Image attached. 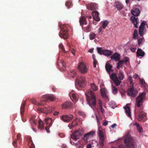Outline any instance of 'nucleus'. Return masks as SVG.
<instances>
[{"mask_svg": "<svg viewBox=\"0 0 148 148\" xmlns=\"http://www.w3.org/2000/svg\"><path fill=\"white\" fill-rule=\"evenodd\" d=\"M138 19L137 17H136L133 16H131L130 17V20L132 21V23L134 24V27L136 28L138 27L137 25L138 23Z\"/></svg>", "mask_w": 148, "mask_h": 148, "instance_id": "15", "label": "nucleus"}, {"mask_svg": "<svg viewBox=\"0 0 148 148\" xmlns=\"http://www.w3.org/2000/svg\"><path fill=\"white\" fill-rule=\"evenodd\" d=\"M118 77L116 73H112L110 76V78L113 81L115 85L118 86L120 85L121 81L124 77L123 72L121 70H120L118 75Z\"/></svg>", "mask_w": 148, "mask_h": 148, "instance_id": "2", "label": "nucleus"}, {"mask_svg": "<svg viewBox=\"0 0 148 148\" xmlns=\"http://www.w3.org/2000/svg\"><path fill=\"white\" fill-rule=\"evenodd\" d=\"M92 14L93 18L96 21H99L100 19L99 16V13L97 11H93Z\"/></svg>", "mask_w": 148, "mask_h": 148, "instance_id": "16", "label": "nucleus"}, {"mask_svg": "<svg viewBox=\"0 0 148 148\" xmlns=\"http://www.w3.org/2000/svg\"><path fill=\"white\" fill-rule=\"evenodd\" d=\"M146 113H145L144 112L140 110L138 114V121H141L143 119L144 116H146Z\"/></svg>", "mask_w": 148, "mask_h": 148, "instance_id": "17", "label": "nucleus"}, {"mask_svg": "<svg viewBox=\"0 0 148 148\" xmlns=\"http://www.w3.org/2000/svg\"><path fill=\"white\" fill-rule=\"evenodd\" d=\"M25 101H24L21 104V107L20 109V113L21 116H23V112L24 110V108L25 107Z\"/></svg>", "mask_w": 148, "mask_h": 148, "instance_id": "30", "label": "nucleus"}, {"mask_svg": "<svg viewBox=\"0 0 148 148\" xmlns=\"http://www.w3.org/2000/svg\"><path fill=\"white\" fill-rule=\"evenodd\" d=\"M120 55L117 53H115L111 57V60H114L115 61H119L120 60Z\"/></svg>", "mask_w": 148, "mask_h": 148, "instance_id": "19", "label": "nucleus"}, {"mask_svg": "<svg viewBox=\"0 0 148 148\" xmlns=\"http://www.w3.org/2000/svg\"><path fill=\"white\" fill-rule=\"evenodd\" d=\"M100 92L102 97L105 99H108V96L106 95V90L104 88L100 89Z\"/></svg>", "mask_w": 148, "mask_h": 148, "instance_id": "24", "label": "nucleus"}, {"mask_svg": "<svg viewBox=\"0 0 148 148\" xmlns=\"http://www.w3.org/2000/svg\"><path fill=\"white\" fill-rule=\"evenodd\" d=\"M115 6L117 9L119 11L122 10L123 7V5L119 2L116 3Z\"/></svg>", "mask_w": 148, "mask_h": 148, "instance_id": "27", "label": "nucleus"}, {"mask_svg": "<svg viewBox=\"0 0 148 148\" xmlns=\"http://www.w3.org/2000/svg\"><path fill=\"white\" fill-rule=\"evenodd\" d=\"M145 25V23H144V22H143L141 23L139 27V28H142L144 29Z\"/></svg>", "mask_w": 148, "mask_h": 148, "instance_id": "50", "label": "nucleus"}, {"mask_svg": "<svg viewBox=\"0 0 148 148\" xmlns=\"http://www.w3.org/2000/svg\"><path fill=\"white\" fill-rule=\"evenodd\" d=\"M59 47L60 49L62 50V51L64 52V53H67L68 51H66L65 50L64 48V47L62 43H61L59 45Z\"/></svg>", "mask_w": 148, "mask_h": 148, "instance_id": "38", "label": "nucleus"}, {"mask_svg": "<svg viewBox=\"0 0 148 148\" xmlns=\"http://www.w3.org/2000/svg\"><path fill=\"white\" fill-rule=\"evenodd\" d=\"M45 122L47 125L49 124V126H51L52 123V119L51 118L47 117L45 119Z\"/></svg>", "mask_w": 148, "mask_h": 148, "instance_id": "25", "label": "nucleus"}, {"mask_svg": "<svg viewBox=\"0 0 148 148\" xmlns=\"http://www.w3.org/2000/svg\"><path fill=\"white\" fill-rule=\"evenodd\" d=\"M112 53V51L107 50H103V54L104 56H109Z\"/></svg>", "mask_w": 148, "mask_h": 148, "instance_id": "31", "label": "nucleus"}, {"mask_svg": "<svg viewBox=\"0 0 148 148\" xmlns=\"http://www.w3.org/2000/svg\"><path fill=\"white\" fill-rule=\"evenodd\" d=\"M98 63V62L96 59L93 60V65L94 67L95 68L96 67V64Z\"/></svg>", "mask_w": 148, "mask_h": 148, "instance_id": "49", "label": "nucleus"}, {"mask_svg": "<svg viewBox=\"0 0 148 148\" xmlns=\"http://www.w3.org/2000/svg\"><path fill=\"white\" fill-rule=\"evenodd\" d=\"M95 133V132L94 131H90L85 134L84 135L83 139L85 141H87L89 138L93 136Z\"/></svg>", "mask_w": 148, "mask_h": 148, "instance_id": "12", "label": "nucleus"}, {"mask_svg": "<svg viewBox=\"0 0 148 148\" xmlns=\"http://www.w3.org/2000/svg\"><path fill=\"white\" fill-rule=\"evenodd\" d=\"M39 123V128L41 130L43 129V123L40 120L38 121Z\"/></svg>", "mask_w": 148, "mask_h": 148, "instance_id": "39", "label": "nucleus"}, {"mask_svg": "<svg viewBox=\"0 0 148 148\" xmlns=\"http://www.w3.org/2000/svg\"><path fill=\"white\" fill-rule=\"evenodd\" d=\"M93 49H91L88 50V52H89L92 53L93 52Z\"/></svg>", "mask_w": 148, "mask_h": 148, "instance_id": "64", "label": "nucleus"}, {"mask_svg": "<svg viewBox=\"0 0 148 148\" xmlns=\"http://www.w3.org/2000/svg\"><path fill=\"white\" fill-rule=\"evenodd\" d=\"M79 85L82 87L84 86L85 82V78L84 76H81L78 78L77 79Z\"/></svg>", "mask_w": 148, "mask_h": 148, "instance_id": "14", "label": "nucleus"}, {"mask_svg": "<svg viewBox=\"0 0 148 148\" xmlns=\"http://www.w3.org/2000/svg\"><path fill=\"white\" fill-rule=\"evenodd\" d=\"M131 13L134 16H137L139 14L140 11L138 9L136 8L132 10H131Z\"/></svg>", "mask_w": 148, "mask_h": 148, "instance_id": "21", "label": "nucleus"}, {"mask_svg": "<svg viewBox=\"0 0 148 148\" xmlns=\"http://www.w3.org/2000/svg\"><path fill=\"white\" fill-rule=\"evenodd\" d=\"M79 22L80 25H86L87 23L85 18L83 16H82L79 18Z\"/></svg>", "mask_w": 148, "mask_h": 148, "instance_id": "26", "label": "nucleus"}, {"mask_svg": "<svg viewBox=\"0 0 148 148\" xmlns=\"http://www.w3.org/2000/svg\"><path fill=\"white\" fill-rule=\"evenodd\" d=\"M88 103L91 107L95 106L96 103L95 93L91 90L87 91L85 93Z\"/></svg>", "mask_w": 148, "mask_h": 148, "instance_id": "1", "label": "nucleus"}, {"mask_svg": "<svg viewBox=\"0 0 148 148\" xmlns=\"http://www.w3.org/2000/svg\"><path fill=\"white\" fill-rule=\"evenodd\" d=\"M58 135L61 137H63L64 136V134L62 133H60Z\"/></svg>", "mask_w": 148, "mask_h": 148, "instance_id": "60", "label": "nucleus"}, {"mask_svg": "<svg viewBox=\"0 0 148 148\" xmlns=\"http://www.w3.org/2000/svg\"><path fill=\"white\" fill-rule=\"evenodd\" d=\"M134 125L136 126L138 131L140 133H142L143 132L142 127L140 126V125L137 123H136Z\"/></svg>", "mask_w": 148, "mask_h": 148, "instance_id": "34", "label": "nucleus"}, {"mask_svg": "<svg viewBox=\"0 0 148 148\" xmlns=\"http://www.w3.org/2000/svg\"><path fill=\"white\" fill-rule=\"evenodd\" d=\"M124 140L125 144L128 148H134L133 140L130 135L129 134L126 135Z\"/></svg>", "mask_w": 148, "mask_h": 148, "instance_id": "4", "label": "nucleus"}, {"mask_svg": "<svg viewBox=\"0 0 148 148\" xmlns=\"http://www.w3.org/2000/svg\"><path fill=\"white\" fill-rule=\"evenodd\" d=\"M112 93L114 95H116L118 92V89L116 87L113 86L112 84Z\"/></svg>", "mask_w": 148, "mask_h": 148, "instance_id": "35", "label": "nucleus"}, {"mask_svg": "<svg viewBox=\"0 0 148 148\" xmlns=\"http://www.w3.org/2000/svg\"><path fill=\"white\" fill-rule=\"evenodd\" d=\"M83 130L82 129H79L75 130L71 135V138L75 140H77L80 138L81 135L83 134Z\"/></svg>", "mask_w": 148, "mask_h": 148, "instance_id": "6", "label": "nucleus"}, {"mask_svg": "<svg viewBox=\"0 0 148 148\" xmlns=\"http://www.w3.org/2000/svg\"><path fill=\"white\" fill-rule=\"evenodd\" d=\"M144 30V28H139V33L140 35L141 36H143Z\"/></svg>", "mask_w": 148, "mask_h": 148, "instance_id": "42", "label": "nucleus"}, {"mask_svg": "<svg viewBox=\"0 0 148 148\" xmlns=\"http://www.w3.org/2000/svg\"><path fill=\"white\" fill-rule=\"evenodd\" d=\"M98 53L100 55H102L103 54V50L101 47H97V48Z\"/></svg>", "mask_w": 148, "mask_h": 148, "instance_id": "43", "label": "nucleus"}, {"mask_svg": "<svg viewBox=\"0 0 148 148\" xmlns=\"http://www.w3.org/2000/svg\"><path fill=\"white\" fill-rule=\"evenodd\" d=\"M59 27L61 29V30L62 31V32L59 34L61 38L65 39L68 38L69 36L67 31L66 30V25H61L59 24Z\"/></svg>", "mask_w": 148, "mask_h": 148, "instance_id": "5", "label": "nucleus"}, {"mask_svg": "<svg viewBox=\"0 0 148 148\" xmlns=\"http://www.w3.org/2000/svg\"><path fill=\"white\" fill-rule=\"evenodd\" d=\"M145 95V92L142 93L136 98V102L138 108H139L144 102Z\"/></svg>", "mask_w": 148, "mask_h": 148, "instance_id": "7", "label": "nucleus"}, {"mask_svg": "<svg viewBox=\"0 0 148 148\" xmlns=\"http://www.w3.org/2000/svg\"><path fill=\"white\" fill-rule=\"evenodd\" d=\"M125 110V113L127 116L129 117L131 116V112L130 110V108L127 106L124 107Z\"/></svg>", "mask_w": 148, "mask_h": 148, "instance_id": "32", "label": "nucleus"}, {"mask_svg": "<svg viewBox=\"0 0 148 148\" xmlns=\"http://www.w3.org/2000/svg\"><path fill=\"white\" fill-rule=\"evenodd\" d=\"M102 27H100L98 29L99 33L102 30Z\"/></svg>", "mask_w": 148, "mask_h": 148, "instance_id": "62", "label": "nucleus"}, {"mask_svg": "<svg viewBox=\"0 0 148 148\" xmlns=\"http://www.w3.org/2000/svg\"><path fill=\"white\" fill-rule=\"evenodd\" d=\"M12 144L15 147H16L17 146V142L16 140H14L13 141L12 143Z\"/></svg>", "mask_w": 148, "mask_h": 148, "instance_id": "55", "label": "nucleus"}, {"mask_svg": "<svg viewBox=\"0 0 148 148\" xmlns=\"http://www.w3.org/2000/svg\"><path fill=\"white\" fill-rule=\"evenodd\" d=\"M77 125V123L75 120H74L72 123L70 124H69L68 126L70 129H72L73 128Z\"/></svg>", "mask_w": 148, "mask_h": 148, "instance_id": "33", "label": "nucleus"}, {"mask_svg": "<svg viewBox=\"0 0 148 148\" xmlns=\"http://www.w3.org/2000/svg\"><path fill=\"white\" fill-rule=\"evenodd\" d=\"M70 75V77H76L77 73L75 70H71L68 73Z\"/></svg>", "mask_w": 148, "mask_h": 148, "instance_id": "29", "label": "nucleus"}, {"mask_svg": "<svg viewBox=\"0 0 148 148\" xmlns=\"http://www.w3.org/2000/svg\"><path fill=\"white\" fill-rule=\"evenodd\" d=\"M78 114L79 115H80L81 116H83V117L84 116V114L83 112H81V111H79V112H78Z\"/></svg>", "mask_w": 148, "mask_h": 148, "instance_id": "53", "label": "nucleus"}, {"mask_svg": "<svg viewBox=\"0 0 148 148\" xmlns=\"http://www.w3.org/2000/svg\"><path fill=\"white\" fill-rule=\"evenodd\" d=\"M130 50L132 52H135L136 50V48L131 47L130 48Z\"/></svg>", "mask_w": 148, "mask_h": 148, "instance_id": "56", "label": "nucleus"}, {"mask_svg": "<svg viewBox=\"0 0 148 148\" xmlns=\"http://www.w3.org/2000/svg\"><path fill=\"white\" fill-rule=\"evenodd\" d=\"M55 99V97L53 95H44L42 96V100L41 101V102L40 103H38L35 99H31V100L33 104L36 105H38V106H40L44 104L42 102L44 101L46 102L47 101L49 100H51V101H53Z\"/></svg>", "mask_w": 148, "mask_h": 148, "instance_id": "3", "label": "nucleus"}, {"mask_svg": "<svg viewBox=\"0 0 148 148\" xmlns=\"http://www.w3.org/2000/svg\"><path fill=\"white\" fill-rule=\"evenodd\" d=\"M116 124L115 123H114L113 124V125H111V127L112 128H114L115 127H116Z\"/></svg>", "mask_w": 148, "mask_h": 148, "instance_id": "63", "label": "nucleus"}, {"mask_svg": "<svg viewBox=\"0 0 148 148\" xmlns=\"http://www.w3.org/2000/svg\"><path fill=\"white\" fill-rule=\"evenodd\" d=\"M99 108L101 112L103 114L104 113H105V110H104V109L103 108V107H100Z\"/></svg>", "mask_w": 148, "mask_h": 148, "instance_id": "54", "label": "nucleus"}, {"mask_svg": "<svg viewBox=\"0 0 148 148\" xmlns=\"http://www.w3.org/2000/svg\"><path fill=\"white\" fill-rule=\"evenodd\" d=\"M144 38L143 37L142 38H140L138 40V44L139 46H140L141 44L142 43Z\"/></svg>", "mask_w": 148, "mask_h": 148, "instance_id": "47", "label": "nucleus"}, {"mask_svg": "<svg viewBox=\"0 0 148 148\" xmlns=\"http://www.w3.org/2000/svg\"><path fill=\"white\" fill-rule=\"evenodd\" d=\"M46 131H47V132L48 133H49L50 132V130H49V128L48 126H46L45 128Z\"/></svg>", "mask_w": 148, "mask_h": 148, "instance_id": "58", "label": "nucleus"}, {"mask_svg": "<svg viewBox=\"0 0 148 148\" xmlns=\"http://www.w3.org/2000/svg\"><path fill=\"white\" fill-rule=\"evenodd\" d=\"M86 148H91V145L90 144H88L86 146Z\"/></svg>", "mask_w": 148, "mask_h": 148, "instance_id": "61", "label": "nucleus"}, {"mask_svg": "<svg viewBox=\"0 0 148 148\" xmlns=\"http://www.w3.org/2000/svg\"><path fill=\"white\" fill-rule=\"evenodd\" d=\"M87 8L88 9L92 10H96L98 8L97 5L95 3L88 4L87 5Z\"/></svg>", "mask_w": 148, "mask_h": 148, "instance_id": "13", "label": "nucleus"}, {"mask_svg": "<svg viewBox=\"0 0 148 148\" xmlns=\"http://www.w3.org/2000/svg\"><path fill=\"white\" fill-rule=\"evenodd\" d=\"M96 36V34L94 33H91L89 35L90 39L91 40H92L95 38V36Z\"/></svg>", "mask_w": 148, "mask_h": 148, "instance_id": "41", "label": "nucleus"}, {"mask_svg": "<svg viewBox=\"0 0 148 148\" xmlns=\"http://www.w3.org/2000/svg\"><path fill=\"white\" fill-rule=\"evenodd\" d=\"M71 52L72 53V54L74 55H75V51L74 49H73L71 50Z\"/></svg>", "mask_w": 148, "mask_h": 148, "instance_id": "59", "label": "nucleus"}, {"mask_svg": "<svg viewBox=\"0 0 148 148\" xmlns=\"http://www.w3.org/2000/svg\"><path fill=\"white\" fill-rule=\"evenodd\" d=\"M129 60V59L128 57H125L124 58V60H122L123 61V63L125 62V63H126L128 62Z\"/></svg>", "mask_w": 148, "mask_h": 148, "instance_id": "51", "label": "nucleus"}, {"mask_svg": "<svg viewBox=\"0 0 148 148\" xmlns=\"http://www.w3.org/2000/svg\"><path fill=\"white\" fill-rule=\"evenodd\" d=\"M98 104L99 105V108L101 107L102 106V101H101V100L100 99H99L98 101Z\"/></svg>", "mask_w": 148, "mask_h": 148, "instance_id": "52", "label": "nucleus"}, {"mask_svg": "<svg viewBox=\"0 0 148 148\" xmlns=\"http://www.w3.org/2000/svg\"><path fill=\"white\" fill-rule=\"evenodd\" d=\"M140 84L143 87H145V86L146 83L144 79H140Z\"/></svg>", "mask_w": 148, "mask_h": 148, "instance_id": "44", "label": "nucleus"}, {"mask_svg": "<svg viewBox=\"0 0 148 148\" xmlns=\"http://www.w3.org/2000/svg\"><path fill=\"white\" fill-rule=\"evenodd\" d=\"M124 64L123 61L122 60H119L117 64V68L119 69L121 67H122Z\"/></svg>", "mask_w": 148, "mask_h": 148, "instance_id": "36", "label": "nucleus"}, {"mask_svg": "<svg viewBox=\"0 0 148 148\" xmlns=\"http://www.w3.org/2000/svg\"><path fill=\"white\" fill-rule=\"evenodd\" d=\"M28 145L29 148H35V146L32 140L31 137H29L27 139Z\"/></svg>", "mask_w": 148, "mask_h": 148, "instance_id": "23", "label": "nucleus"}, {"mask_svg": "<svg viewBox=\"0 0 148 148\" xmlns=\"http://www.w3.org/2000/svg\"><path fill=\"white\" fill-rule=\"evenodd\" d=\"M138 31L137 30L135 29L134 31L133 34V38L134 39H135L136 38V37L138 36Z\"/></svg>", "mask_w": 148, "mask_h": 148, "instance_id": "46", "label": "nucleus"}, {"mask_svg": "<svg viewBox=\"0 0 148 148\" xmlns=\"http://www.w3.org/2000/svg\"><path fill=\"white\" fill-rule=\"evenodd\" d=\"M65 5L68 8H70L72 6V3L71 2L67 1L66 2Z\"/></svg>", "mask_w": 148, "mask_h": 148, "instance_id": "45", "label": "nucleus"}, {"mask_svg": "<svg viewBox=\"0 0 148 148\" xmlns=\"http://www.w3.org/2000/svg\"><path fill=\"white\" fill-rule=\"evenodd\" d=\"M72 106V104L69 101H66L64 103L62 106L63 108L66 109L71 108Z\"/></svg>", "mask_w": 148, "mask_h": 148, "instance_id": "18", "label": "nucleus"}, {"mask_svg": "<svg viewBox=\"0 0 148 148\" xmlns=\"http://www.w3.org/2000/svg\"><path fill=\"white\" fill-rule=\"evenodd\" d=\"M73 117L72 115H63L60 117V119L64 122H68L71 120Z\"/></svg>", "mask_w": 148, "mask_h": 148, "instance_id": "11", "label": "nucleus"}, {"mask_svg": "<svg viewBox=\"0 0 148 148\" xmlns=\"http://www.w3.org/2000/svg\"><path fill=\"white\" fill-rule=\"evenodd\" d=\"M90 86L91 89L94 91H95L97 90V86H95L94 83H92L90 84Z\"/></svg>", "mask_w": 148, "mask_h": 148, "instance_id": "40", "label": "nucleus"}, {"mask_svg": "<svg viewBox=\"0 0 148 148\" xmlns=\"http://www.w3.org/2000/svg\"><path fill=\"white\" fill-rule=\"evenodd\" d=\"M78 69L80 72L82 74L86 73L88 71V69L84 63L81 62L78 66Z\"/></svg>", "mask_w": 148, "mask_h": 148, "instance_id": "10", "label": "nucleus"}, {"mask_svg": "<svg viewBox=\"0 0 148 148\" xmlns=\"http://www.w3.org/2000/svg\"><path fill=\"white\" fill-rule=\"evenodd\" d=\"M112 66L109 63H107L105 65V68L107 71L109 73L110 72L113 71L112 68Z\"/></svg>", "mask_w": 148, "mask_h": 148, "instance_id": "22", "label": "nucleus"}, {"mask_svg": "<svg viewBox=\"0 0 148 148\" xmlns=\"http://www.w3.org/2000/svg\"><path fill=\"white\" fill-rule=\"evenodd\" d=\"M101 127H99L98 134L99 138V143L100 145L102 147L104 146V136L103 132L101 130Z\"/></svg>", "mask_w": 148, "mask_h": 148, "instance_id": "8", "label": "nucleus"}, {"mask_svg": "<svg viewBox=\"0 0 148 148\" xmlns=\"http://www.w3.org/2000/svg\"><path fill=\"white\" fill-rule=\"evenodd\" d=\"M41 111L43 113H45L46 114L50 113L51 112V109L49 107H45L44 108H41Z\"/></svg>", "mask_w": 148, "mask_h": 148, "instance_id": "28", "label": "nucleus"}, {"mask_svg": "<svg viewBox=\"0 0 148 148\" xmlns=\"http://www.w3.org/2000/svg\"><path fill=\"white\" fill-rule=\"evenodd\" d=\"M109 24V22L106 20L104 21L103 22L102 27L103 29H105L106 27Z\"/></svg>", "mask_w": 148, "mask_h": 148, "instance_id": "37", "label": "nucleus"}, {"mask_svg": "<svg viewBox=\"0 0 148 148\" xmlns=\"http://www.w3.org/2000/svg\"><path fill=\"white\" fill-rule=\"evenodd\" d=\"M137 56L138 57H143L145 55V52L141 49H138L136 52Z\"/></svg>", "mask_w": 148, "mask_h": 148, "instance_id": "20", "label": "nucleus"}, {"mask_svg": "<svg viewBox=\"0 0 148 148\" xmlns=\"http://www.w3.org/2000/svg\"><path fill=\"white\" fill-rule=\"evenodd\" d=\"M138 93V91L134 89V86H132L128 89L127 95L132 97H134Z\"/></svg>", "mask_w": 148, "mask_h": 148, "instance_id": "9", "label": "nucleus"}, {"mask_svg": "<svg viewBox=\"0 0 148 148\" xmlns=\"http://www.w3.org/2000/svg\"><path fill=\"white\" fill-rule=\"evenodd\" d=\"M17 139L19 140L21 139V135L20 134H18L17 135Z\"/></svg>", "mask_w": 148, "mask_h": 148, "instance_id": "57", "label": "nucleus"}, {"mask_svg": "<svg viewBox=\"0 0 148 148\" xmlns=\"http://www.w3.org/2000/svg\"><path fill=\"white\" fill-rule=\"evenodd\" d=\"M72 97L73 99H71L73 100L74 102H76L77 101V98L75 95L74 94H72Z\"/></svg>", "mask_w": 148, "mask_h": 148, "instance_id": "48", "label": "nucleus"}]
</instances>
